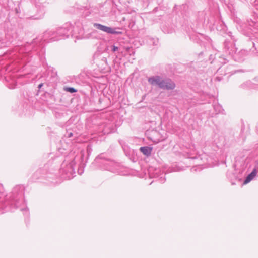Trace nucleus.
Segmentation results:
<instances>
[{
    "instance_id": "obj_1",
    "label": "nucleus",
    "mask_w": 258,
    "mask_h": 258,
    "mask_svg": "<svg viewBox=\"0 0 258 258\" xmlns=\"http://www.w3.org/2000/svg\"><path fill=\"white\" fill-rule=\"evenodd\" d=\"M148 81L151 84L157 85L161 88L163 87V83H164V80H162L159 76L149 78Z\"/></svg>"
},
{
    "instance_id": "obj_2",
    "label": "nucleus",
    "mask_w": 258,
    "mask_h": 258,
    "mask_svg": "<svg viewBox=\"0 0 258 258\" xmlns=\"http://www.w3.org/2000/svg\"><path fill=\"white\" fill-rule=\"evenodd\" d=\"M94 26L96 27L97 29L101 30L104 32H105L111 34H115V33H121V32H117L114 31L113 29L110 27L105 26L99 24H95Z\"/></svg>"
},
{
    "instance_id": "obj_3",
    "label": "nucleus",
    "mask_w": 258,
    "mask_h": 258,
    "mask_svg": "<svg viewBox=\"0 0 258 258\" xmlns=\"http://www.w3.org/2000/svg\"><path fill=\"white\" fill-rule=\"evenodd\" d=\"M163 86V87L161 88L167 90L173 89L175 87V84L170 80H164Z\"/></svg>"
},
{
    "instance_id": "obj_4",
    "label": "nucleus",
    "mask_w": 258,
    "mask_h": 258,
    "mask_svg": "<svg viewBox=\"0 0 258 258\" xmlns=\"http://www.w3.org/2000/svg\"><path fill=\"white\" fill-rule=\"evenodd\" d=\"M256 170L254 169L252 171V172L247 176V177H246V179L245 180L243 184H246L248 183H249V182H250L254 178V177L256 176Z\"/></svg>"
},
{
    "instance_id": "obj_5",
    "label": "nucleus",
    "mask_w": 258,
    "mask_h": 258,
    "mask_svg": "<svg viewBox=\"0 0 258 258\" xmlns=\"http://www.w3.org/2000/svg\"><path fill=\"white\" fill-rule=\"evenodd\" d=\"M140 151L146 156H150L151 154L152 148L150 147H142L140 149Z\"/></svg>"
},
{
    "instance_id": "obj_6",
    "label": "nucleus",
    "mask_w": 258,
    "mask_h": 258,
    "mask_svg": "<svg viewBox=\"0 0 258 258\" xmlns=\"http://www.w3.org/2000/svg\"><path fill=\"white\" fill-rule=\"evenodd\" d=\"M64 90L70 93H74L77 92V90L74 88L67 87L64 88Z\"/></svg>"
},
{
    "instance_id": "obj_7",
    "label": "nucleus",
    "mask_w": 258,
    "mask_h": 258,
    "mask_svg": "<svg viewBox=\"0 0 258 258\" xmlns=\"http://www.w3.org/2000/svg\"><path fill=\"white\" fill-rule=\"evenodd\" d=\"M118 50V47L116 46L113 47V51H115Z\"/></svg>"
},
{
    "instance_id": "obj_8",
    "label": "nucleus",
    "mask_w": 258,
    "mask_h": 258,
    "mask_svg": "<svg viewBox=\"0 0 258 258\" xmlns=\"http://www.w3.org/2000/svg\"><path fill=\"white\" fill-rule=\"evenodd\" d=\"M42 85H43V84H39V86H38V88H41V87L42 86Z\"/></svg>"
}]
</instances>
